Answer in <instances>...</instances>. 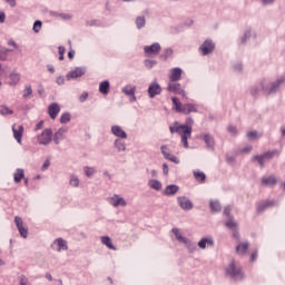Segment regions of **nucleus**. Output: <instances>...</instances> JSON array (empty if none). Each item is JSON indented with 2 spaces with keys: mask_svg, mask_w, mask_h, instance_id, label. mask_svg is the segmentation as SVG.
Returning <instances> with one entry per match:
<instances>
[{
  "mask_svg": "<svg viewBox=\"0 0 285 285\" xmlns=\"http://www.w3.org/2000/svg\"><path fill=\"white\" fill-rule=\"evenodd\" d=\"M111 132L119 139H128V134H126V131L119 125H114L111 127Z\"/></svg>",
  "mask_w": 285,
  "mask_h": 285,
  "instance_id": "obj_20",
  "label": "nucleus"
},
{
  "mask_svg": "<svg viewBox=\"0 0 285 285\" xmlns=\"http://www.w3.org/2000/svg\"><path fill=\"white\" fill-rule=\"evenodd\" d=\"M226 275L232 277V279L239 282L244 277V271L242 269V266L237 264V262L232 261L226 267Z\"/></svg>",
  "mask_w": 285,
  "mask_h": 285,
  "instance_id": "obj_2",
  "label": "nucleus"
},
{
  "mask_svg": "<svg viewBox=\"0 0 285 285\" xmlns=\"http://www.w3.org/2000/svg\"><path fill=\"white\" fill-rule=\"evenodd\" d=\"M215 240L213 238H202L198 242V246L204 250L206 249V246H214Z\"/></svg>",
  "mask_w": 285,
  "mask_h": 285,
  "instance_id": "obj_28",
  "label": "nucleus"
},
{
  "mask_svg": "<svg viewBox=\"0 0 285 285\" xmlns=\"http://www.w3.org/2000/svg\"><path fill=\"white\" fill-rule=\"evenodd\" d=\"M204 141L208 146V148H210V142L213 141V137H210V135L206 134L204 136Z\"/></svg>",
  "mask_w": 285,
  "mask_h": 285,
  "instance_id": "obj_48",
  "label": "nucleus"
},
{
  "mask_svg": "<svg viewBox=\"0 0 285 285\" xmlns=\"http://www.w3.org/2000/svg\"><path fill=\"white\" fill-rule=\"evenodd\" d=\"M24 177H26V174H24L23 169L17 168L16 173L13 174V181L16 184H19Z\"/></svg>",
  "mask_w": 285,
  "mask_h": 285,
  "instance_id": "obj_30",
  "label": "nucleus"
},
{
  "mask_svg": "<svg viewBox=\"0 0 285 285\" xmlns=\"http://www.w3.org/2000/svg\"><path fill=\"white\" fill-rule=\"evenodd\" d=\"M10 86H17L19 81H21V76L19 73L12 72L10 73Z\"/></svg>",
  "mask_w": 285,
  "mask_h": 285,
  "instance_id": "obj_39",
  "label": "nucleus"
},
{
  "mask_svg": "<svg viewBox=\"0 0 285 285\" xmlns=\"http://www.w3.org/2000/svg\"><path fill=\"white\" fill-rule=\"evenodd\" d=\"M144 52H145V56L147 57H157V55L161 52V45H159V42H154L150 46H145Z\"/></svg>",
  "mask_w": 285,
  "mask_h": 285,
  "instance_id": "obj_6",
  "label": "nucleus"
},
{
  "mask_svg": "<svg viewBox=\"0 0 285 285\" xmlns=\"http://www.w3.org/2000/svg\"><path fill=\"white\" fill-rule=\"evenodd\" d=\"M247 137H248V139H257V137H259V135L257 134V131H249V132H247Z\"/></svg>",
  "mask_w": 285,
  "mask_h": 285,
  "instance_id": "obj_53",
  "label": "nucleus"
},
{
  "mask_svg": "<svg viewBox=\"0 0 285 285\" xmlns=\"http://www.w3.org/2000/svg\"><path fill=\"white\" fill-rule=\"evenodd\" d=\"M49 14L50 17H59L60 13L57 11H50Z\"/></svg>",
  "mask_w": 285,
  "mask_h": 285,
  "instance_id": "obj_64",
  "label": "nucleus"
},
{
  "mask_svg": "<svg viewBox=\"0 0 285 285\" xmlns=\"http://www.w3.org/2000/svg\"><path fill=\"white\" fill-rule=\"evenodd\" d=\"M215 50V42L212 39H206L198 48L199 55L202 57H208V55H213Z\"/></svg>",
  "mask_w": 285,
  "mask_h": 285,
  "instance_id": "obj_3",
  "label": "nucleus"
},
{
  "mask_svg": "<svg viewBox=\"0 0 285 285\" xmlns=\"http://www.w3.org/2000/svg\"><path fill=\"white\" fill-rule=\"evenodd\" d=\"M86 26H88V27H90V28H92V27H95V26H99V20H88V21L86 22Z\"/></svg>",
  "mask_w": 285,
  "mask_h": 285,
  "instance_id": "obj_52",
  "label": "nucleus"
},
{
  "mask_svg": "<svg viewBox=\"0 0 285 285\" xmlns=\"http://www.w3.org/2000/svg\"><path fill=\"white\" fill-rule=\"evenodd\" d=\"M96 170H95V167H86L85 168V175L87 177H92V175H95Z\"/></svg>",
  "mask_w": 285,
  "mask_h": 285,
  "instance_id": "obj_47",
  "label": "nucleus"
},
{
  "mask_svg": "<svg viewBox=\"0 0 285 285\" xmlns=\"http://www.w3.org/2000/svg\"><path fill=\"white\" fill-rule=\"evenodd\" d=\"M6 1L9 3L10 8H17V0H6Z\"/></svg>",
  "mask_w": 285,
  "mask_h": 285,
  "instance_id": "obj_60",
  "label": "nucleus"
},
{
  "mask_svg": "<svg viewBox=\"0 0 285 285\" xmlns=\"http://www.w3.org/2000/svg\"><path fill=\"white\" fill-rule=\"evenodd\" d=\"M86 75V67H76L73 70L67 73V81H72V79H79Z\"/></svg>",
  "mask_w": 285,
  "mask_h": 285,
  "instance_id": "obj_9",
  "label": "nucleus"
},
{
  "mask_svg": "<svg viewBox=\"0 0 285 285\" xmlns=\"http://www.w3.org/2000/svg\"><path fill=\"white\" fill-rule=\"evenodd\" d=\"M86 99H88V92L87 91H85L80 95V97H79L80 104H83L86 101Z\"/></svg>",
  "mask_w": 285,
  "mask_h": 285,
  "instance_id": "obj_55",
  "label": "nucleus"
},
{
  "mask_svg": "<svg viewBox=\"0 0 285 285\" xmlns=\"http://www.w3.org/2000/svg\"><path fill=\"white\" fill-rule=\"evenodd\" d=\"M136 28L137 30H141V28H146V17L145 16H138L136 18Z\"/></svg>",
  "mask_w": 285,
  "mask_h": 285,
  "instance_id": "obj_33",
  "label": "nucleus"
},
{
  "mask_svg": "<svg viewBox=\"0 0 285 285\" xmlns=\"http://www.w3.org/2000/svg\"><path fill=\"white\" fill-rule=\"evenodd\" d=\"M183 244L186 246L188 253H195V250H197V243L188 238H186V240Z\"/></svg>",
  "mask_w": 285,
  "mask_h": 285,
  "instance_id": "obj_31",
  "label": "nucleus"
},
{
  "mask_svg": "<svg viewBox=\"0 0 285 285\" xmlns=\"http://www.w3.org/2000/svg\"><path fill=\"white\" fill-rule=\"evenodd\" d=\"M32 95V86L31 85H26L24 89L22 91V97L23 99H28Z\"/></svg>",
  "mask_w": 285,
  "mask_h": 285,
  "instance_id": "obj_42",
  "label": "nucleus"
},
{
  "mask_svg": "<svg viewBox=\"0 0 285 285\" xmlns=\"http://www.w3.org/2000/svg\"><path fill=\"white\" fill-rule=\"evenodd\" d=\"M275 155H279V153L277 150L274 151H267L266 154H264L263 156H255L254 159L256 161H258L261 168H264V163L268 161V159H273L275 157Z\"/></svg>",
  "mask_w": 285,
  "mask_h": 285,
  "instance_id": "obj_11",
  "label": "nucleus"
},
{
  "mask_svg": "<svg viewBox=\"0 0 285 285\" xmlns=\"http://www.w3.org/2000/svg\"><path fill=\"white\" fill-rule=\"evenodd\" d=\"M147 92L149 95V99H155L157 95H161V86L159 82H157V80H154L151 83H149Z\"/></svg>",
  "mask_w": 285,
  "mask_h": 285,
  "instance_id": "obj_8",
  "label": "nucleus"
},
{
  "mask_svg": "<svg viewBox=\"0 0 285 285\" xmlns=\"http://www.w3.org/2000/svg\"><path fill=\"white\" fill-rule=\"evenodd\" d=\"M79 177H77L76 175H71L69 179V185H71L73 188H79Z\"/></svg>",
  "mask_w": 285,
  "mask_h": 285,
  "instance_id": "obj_41",
  "label": "nucleus"
},
{
  "mask_svg": "<svg viewBox=\"0 0 285 285\" xmlns=\"http://www.w3.org/2000/svg\"><path fill=\"white\" fill-rule=\"evenodd\" d=\"M100 242H101V244L107 246V248H109V250H117V247H115V245H112V239H110V237L101 236Z\"/></svg>",
  "mask_w": 285,
  "mask_h": 285,
  "instance_id": "obj_27",
  "label": "nucleus"
},
{
  "mask_svg": "<svg viewBox=\"0 0 285 285\" xmlns=\"http://www.w3.org/2000/svg\"><path fill=\"white\" fill-rule=\"evenodd\" d=\"M272 206H275V200H266L258 205L257 210L258 213H263V210H266V208H271Z\"/></svg>",
  "mask_w": 285,
  "mask_h": 285,
  "instance_id": "obj_32",
  "label": "nucleus"
},
{
  "mask_svg": "<svg viewBox=\"0 0 285 285\" xmlns=\"http://www.w3.org/2000/svg\"><path fill=\"white\" fill-rule=\"evenodd\" d=\"M114 146L118 153H125L126 150V142H124L121 139H116Z\"/></svg>",
  "mask_w": 285,
  "mask_h": 285,
  "instance_id": "obj_37",
  "label": "nucleus"
},
{
  "mask_svg": "<svg viewBox=\"0 0 285 285\" xmlns=\"http://www.w3.org/2000/svg\"><path fill=\"white\" fill-rule=\"evenodd\" d=\"M72 119V115L70 112H63L60 116V124H68Z\"/></svg>",
  "mask_w": 285,
  "mask_h": 285,
  "instance_id": "obj_40",
  "label": "nucleus"
},
{
  "mask_svg": "<svg viewBox=\"0 0 285 285\" xmlns=\"http://www.w3.org/2000/svg\"><path fill=\"white\" fill-rule=\"evenodd\" d=\"M59 18L63 19V21H70V19H72V16H70V13H60Z\"/></svg>",
  "mask_w": 285,
  "mask_h": 285,
  "instance_id": "obj_51",
  "label": "nucleus"
},
{
  "mask_svg": "<svg viewBox=\"0 0 285 285\" xmlns=\"http://www.w3.org/2000/svg\"><path fill=\"white\" fill-rule=\"evenodd\" d=\"M136 92L137 87L135 85H126L121 89V94L126 95V97H129L130 104H135V101H137V96H135Z\"/></svg>",
  "mask_w": 285,
  "mask_h": 285,
  "instance_id": "obj_5",
  "label": "nucleus"
},
{
  "mask_svg": "<svg viewBox=\"0 0 285 285\" xmlns=\"http://www.w3.org/2000/svg\"><path fill=\"white\" fill-rule=\"evenodd\" d=\"M148 186L151 187L153 190H161V181L157 179H150Z\"/></svg>",
  "mask_w": 285,
  "mask_h": 285,
  "instance_id": "obj_38",
  "label": "nucleus"
},
{
  "mask_svg": "<svg viewBox=\"0 0 285 285\" xmlns=\"http://www.w3.org/2000/svg\"><path fill=\"white\" fill-rule=\"evenodd\" d=\"M109 204L114 206V208H117L119 206H126V199L119 195H114L112 197L109 198Z\"/></svg>",
  "mask_w": 285,
  "mask_h": 285,
  "instance_id": "obj_19",
  "label": "nucleus"
},
{
  "mask_svg": "<svg viewBox=\"0 0 285 285\" xmlns=\"http://www.w3.org/2000/svg\"><path fill=\"white\" fill-rule=\"evenodd\" d=\"M193 124H195V121L193 120V118L189 117L186 119L185 125L175 122L174 126L169 127V131L171 132V135H175L176 132V135L180 136V141L184 148H190V146L188 145V139L193 137Z\"/></svg>",
  "mask_w": 285,
  "mask_h": 285,
  "instance_id": "obj_1",
  "label": "nucleus"
},
{
  "mask_svg": "<svg viewBox=\"0 0 285 285\" xmlns=\"http://www.w3.org/2000/svg\"><path fill=\"white\" fill-rule=\"evenodd\" d=\"M193 175L196 179V181H199V184H205L206 183V174L199 169H195L193 171Z\"/></svg>",
  "mask_w": 285,
  "mask_h": 285,
  "instance_id": "obj_24",
  "label": "nucleus"
},
{
  "mask_svg": "<svg viewBox=\"0 0 285 285\" xmlns=\"http://www.w3.org/2000/svg\"><path fill=\"white\" fill-rule=\"evenodd\" d=\"M248 243H239L237 246H236V253L237 255H246V253L248 252Z\"/></svg>",
  "mask_w": 285,
  "mask_h": 285,
  "instance_id": "obj_29",
  "label": "nucleus"
},
{
  "mask_svg": "<svg viewBox=\"0 0 285 285\" xmlns=\"http://www.w3.org/2000/svg\"><path fill=\"white\" fill-rule=\"evenodd\" d=\"M59 112H61V107L57 102H52L48 107V115L50 119H57Z\"/></svg>",
  "mask_w": 285,
  "mask_h": 285,
  "instance_id": "obj_16",
  "label": "nucleus"
},
{
  "mask_svg": "<svg viewBox=\"0 0 285 285\" xmlns=\"http://www.w3.org/2000/svg\"><path fill=\"white\" fill-rule=\"evenodd\" d=\"M160 151H161L163 157L168 159V161H171L173 164H179V158H177L175 155H173L170 153V149H168V146L163 145L160 147Z\"/></svg>",
  "mask_w": 285,
  "mask_h": 285,
  "instance_id": "obj_13",
  "label": "nucleus"
},
{
  "mask_svg": "<svg viewBox=\"0 0 285 285\" xmlns=\"http://www.w3.org/2000/svg\"><path fill=\"white\" fill-rule=\"evenodd\" d=\"M226 226L227 228H230V230H234L233 238L239 242V232H238L237 223H235V220H228L226 223Z\"/></svg>",
  "mask_w": 285,
  "mask_h": 285,
  "instance_id": "obj_22",
  "label": "nucleus"
},
{
  "mask_svg": "<svg viewBox=\"0 0 285 285\" xmlns=\"http://www.w3.org/2000/svg\"><path fill=\"white\" fill-rule=\"evenodd\" d=\"M58 55H59V60L60 61H63V55H66V47L63 46H59L58 47Z\"/></svg>",
  "mask_w": 285,
  "mask_h": 285,
  "instance_id": "obj_46",
  "label": "nucleus"
},
{
  "mask_svg": "<svg viewBox=\"0 0 285 285\" xmlns=\"http://www.w3.org/2000/svg\"><path fill=\"white\" fill-rule=\"evenodd\" d=\"M171 233L175 235V238H176L177 242H179L180 244H184L185 240L187 239L186 237H184V236L181 235V232H179V228H177V227H174V228L171 229Z\"/></svg>",
  "mask_w": 285,
  "mask_h": 285,
  "instance_id": "obj_34",
  "label": "nucleus"
},
{
  "mask_svg": "<svg viewBox=\"0 0 285 285\" xmlns=\"http://www.w3.org/2000/svg\"><path fill=\"white\" fill-rule=\"evenodd\" d=\"M68 134V127L59 128L56 134L53 135V142L56 146H59L63 139H66V135Z\"/></svg>",
  "mask_w": 285,
  "mask_h": 285,
  "instance_id": "obj_14",
  "label": "nucleus"
},
{
  "mask_svg": "<svg viewBox=\"0 0 285 285\" xmlns=\"http://www.w3.org/2000/svg\"><path fill=\"white\" fill-rule=\"evenodd\" d=\"M14 111L10 108H8V106H0V115H13Z\"/></svg>",
  "mask_w": 285,
  "mask_h": 285,
  "instance_id": "obj_44",
  "label": "nucleus"
},
{
  "mask_svg": "<svg viewBox=\"0 0 285 285\" xmlns=\"http://www.w3.org/2000/svg\"><path fill=\"white\" fill-rule=\"evenodd\" d=\"M68 58H69V59H75V50H70V51L68 52Z\"/></svg>",
  "mask_w": 285,
  "mask_h": 285,
  "instance_id": "obj_62",
  "label": "nucleus"
},
{
  "mask_svg": "<svg viewBox=\"0 0 285 285\" xmlns=\"http://www.w3.org/2000/svg\"><path fill=\"white\" fill-rule=\"evenodd\" d=\"M8 46H12L13 48H19V46L17 45V42H14L13 40H10L8 42Z\"/></svg>",
  "mask_w": 285,
  "mask_h": 285,
  "instance_id": "obj_63",
  "label": "nucleus"
},
{
  "mask_svg": "<svg viewBox=\"0 0 285 285\" xmlns=\"http://www.w3.org/2000/svg\"><path fill=\"white\" fill-rule=\"evenodd\" d=\"M190 112H197V105H194V104L183 105V115H190Z\"/></svg>",
  "mask_w": 285,
  "mask_h": 285,
  "instance_id": "obj_25",
  "label": "nucleus"
},
{
  "mask_svg": "<svg viewBox=\"0 0 285 285\" xmlns=\"http://www.w3.org/2000/svg\"><path fill=\"white\" fill-rule=\"evenodd\" d=\"M56 83H58V86H63V83H66V78H63V76L57 77Z\"/></svg>",
  "mask_w": 285,
  "mask_h": 285,
  "instance_id": "obj_54",
  "label": "nucleus"
},
{
  "mask_svg": "<svg viewBox=\"0 0 285 285\" xmlns=\"http://www.w3.org/2000/svg\"><path fill=\"white\" fill-rule=\"evenodd\" d=\"M173 106H175L176 112H183L184 111V105L179 101V98L173 97L171 98Z\"/></svg>",
  "mask_w": 285,
  "mask_h": 285,
  "instance_id": "obj_36",
  "label": "nucleus"
},
{
  "mask_svg": "<svg viewBox=\"0 0 285 285\" xmlns=\"http://www.w3.org/2000/svg\"><path fill=\"white\" fill-rule=\"evenodd\" d=\"M167 91L174 92V95H181V97H186V90L181 89V85L177 81L169 80L167 85Z\"/></svg>",
  "mask_w": 285,
  "mask_h": 285,
  "instance_id": "obj_7",
  "label": "nucleus"
},
{
  "mask_svg": "<svg viewBox=\"0 0 285 285\" xmlns=\"http://www.w3.org/2000/svg\"><path fill=\"white\" fill-rule=\"evenodd\" d=\"M261 184L263 186L273 187V186H275V184H277V177H275V176L263 177L261 179Z\"/></svg>",
  "mask_w": 285,
  "mask_h": 285,
  "instance_id": "obj_23",
  "label": "nucleus"
},
{
  "mask_svg": "<svg viewBox=\"0 0 285 285\" xmlns=\"http://www.w3.org/2000/svg\"><path fill=\"white\" fill-rule=\"evenodd\" d=\"M168 164H166V163H164L163 164V173H164V175H166V176H168Z\"/></svg>",
  "mask_w": 285,
  "mask_h": 285,
  "instance_id": "obj_58",
  "label": "nucleus"
},
{
  "mask_svg": "<svg viewBox=\"0 0 285 285\" xmlns=\"http://www.w3.org/2000/svg\"><path fill=\"white\" fill-rule=\"evenodd\" d=\"M0 23H6V12L0 11Z\"/></svg>",
  "mask_w": 285,
  "mask_h": 285,
  "instance_id": "obj_59",
  "label": "nucleus"
},
{
  "mask_svg": "<svg viewBox=\"0 0 285 285\" xmlns=\"http://www.w3.org/2000/svg\"><path fill=\"white\" fill-rule=\"evenodd\" d=\"M179 193V186L176 184L168 185L165 187L163 195H166V197H173Z\"/></svg>",
  "mask_w": 285,
  "mask_h": 285,
  "instance_id": "obj_21",
  "label": "nucleus"
},
{
  "mask_svg": "<svg viewBox=\"0 0 285 285\" xmlns=\"http://www.w3.org/2000/svg\"><path fill=\"white\" fill-rule=\"evenodd\" d=\"M41 128H43V121L42 120L36 125L35 130H41Z\"/></svg>",
  "mask_w": 285,
  "mask_h": 285,
  "instance_id": "obj_61",
  "label": "nucleus"
},
{
  "mask_svg": "<svg viewBox=\"0 0 285 285\" xmlns=\"http://www.w3.org/2000/svg\"><path fill=\"white\" fill-rule=\"evenodd\" d=\"M12 132L16 141L18 144H21V139L23 137V125H12Z\"/></svg>",
  "mask_w": 285,
  "mask_h": 285,
  "instance_id": "obj_18",
  "label": "nucleus"
},
{
  "mask_svg": "<svg viewBox=\"0 0 285 285\" xmlns=\"http://www.w3.org/2000/svg\"><path fill=\"white\" fill-rule=\"evenodd\" d=\"M145 66H146V68H153V67L157 66V61H155V60H146L145 61Z\"/></svg>",
  "mask_w": 285,
  "mask_h": 285,
  "instance_id": "obj_50",
  "label": "nucleus"
},
{
  "mask_svg": "<svg viewBox=\"0 0 285 285\" xmlns=\"http://www.w3.org/2000/svg\"><path fill=\"white\" fill-rule=\"evenodd\" d=\"M173 53H174L173 48L164 49L163 53L160 55L161 61H168V59L173 57Z\"/></svg>",
  "mask_w": 285,
  "mask_h": 285,
  "instance_id": "obj_35",
  "label": "nucleus"
},
{
  "mask_svg": "<svg viewBox=\"0 0 285 285\" xmlns=\"http://www.w3.org/2000/svg\"><path fill=\"white\" fill-rule=\"evenodd\" d=\"M178 206H180L181 210H193V200L186 196L177 197Z\"/></svg>",
  "mask_w": 285,
  "mask_h": 285,
  "instance_id": "obj_12",
  "label": "nucleus"
},
{
  "mask_svg": "<svg viewBox=\"0 0 285 285\" xmlns=\"http://www.w3.org/2000/svg\"><path fill=\"white\" fill-rule=\"evenodd\" d=\"M42 26H43V23L40 20L35 21L33 27H32L33 32H36V33L41 32Z\"/></svg>",
  "mask_w": 285,
  "mask_h": 285,
  "instance_id": "obj_45",
  "label": "nucleus"
},
{
  "mask_svg": "<svg viewBox=\"0 0 285 285\" xmlns=\"http://www.w3.org/2000/svg\"><path fill=\"white\" fill-rule=\"evenodd\" d=\"M14 224L19 230V234L23 239L28 238V227L23 224V219L19 216L14 217Z\"/></svg>",
  "mask_w": 285,
  "mask_h": 285,
  "instance_id": "obj_10",
  "label": "nucleus"
},
{
  "mask_svg": "<svg viewBox=\"0 0 285 285\" xmlns=\"http://www.w3.org/2000/svg\"><path fill=\"white\" fill-rule=\"evenodd\" d=\"M228 130H229L230 135H237V127L229 126Z\"/></svg>",
  "mask_w": 285,
  "mask_h": 285,
  "instance_id": "obj_57",
  "label": "nucleus"
},
{
  "mask_svg": "<svg viewBox=\"0 0 285 285\" xmlns=\"http://www.w3.org/2000/svg\"><path fill=\"white\" fill-rule=\"evenodd\" d=\"M37 139L40 146H48L52 144V129H45L40 135H38Z\"/></svg>",
  "mask_w": 285,
  "mask_h": 285,
  "instance_id": "obj_4",
  "label": "nucleus"
},
{
  "mask_svg": "<svg viewBox=\"0 0 285 285\" xmlns=\"http://www.w3.org/2000/svg\"><path fill=\"white\" fill-rule=\"evenodd\" d=\"M8 52H12V50L0 46V61H3L6 59Z\"/></svg>",
  "mask_w": 285,
  "mask_h": 285,
  "instance_id": "obj_43",
  "label": "nucleus"
},
{
  "mask_svg": "<svg viewBox=\"0 0 285 285\" xmlns=\"http://www.w3.org/2000/svg\"><path fill=\"white\" fill-rule=\"evenodd\" d=\"M52 250H57V253H61V250H68V244L63 238H57L51 244Z\"/></svg>",
  "mask_w": 285,
  "mask_h": 285,
  "instance_id": "obj_15",
  "label": "nucleus"
},
{
  "mask_svg": "<svg viewBox=\"0 0 285 285\" xmlns=\"http://www.w3.org/2000/svg\"><path fill=\"white\" fill-rule=\"evenodd\" d=\"M48 168H50V160H46L41 167V170L45 171V170H48Z\"/></svg>",
  "mask_w": 285,
  "mask_h": 285,
  "instance_id": "obj_56",
  "label": "nucleus"
},
{
  "mask_svg": "<svg viewBox=\"0 0 285 285\" xmlns=\"http://www.w3.org/2000/svg\"><path fill=\"white\" fill-rule=\"evenodd\" d=\"M99 92L101 95H108L110 92V81L104 80L102 82L99 83Z\"/></svg>",
  "mask_w": 285,
  "mask_h": 285,
  "instance_id": "obj_26",
  "label": "nucleus"
},
{
  "mask_svg": "<svg viewBox=\"0 0 285 285\" xmlns=\"http://www.w3.org/2000/svg\"><path fill=\"white\" fill-rule=\"evenodd\" d=\"M19 284L20 285H28V277H26V275H20L19 276Z\"/></svg>",
  "mask_w": 285,
  "mask_h": 285,
  "instance_id": "obj_49",
  "label": "nucleus"
},
{
  "mask_svg": "<svg viewBox=\"0 0 285 285\" xmlns=\"http://www.w3.org/2000/svg\"><path fill=\"white\" fill-rule=\"evenodd\" d=\"M184 70L179 67L171 68L169 73V81H180Z\"/></svg>",
  "mask_w": 285,
  "mask_h": 285,
  "instance_id": "obj_17",
  "label": "nucleus"
}]
</instances>
